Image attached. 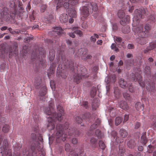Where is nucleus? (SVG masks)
Listing matches in <instances>:
<instances>
[{"label":"nucleus","instance_id":"63","mask_svg":"<svg viewBox=\"0 0 156 156\" xmlns=\"http://www.w3.org/2000/svg\"><path fill=\"white\" fill-rule=\"evenodd\" d=\"M116 41L119 43H120L122 40V39L121 37H116L115 38H114Z\"/></svg>","mask_w":156,"mask_h":156},{"label":"nucleus","instance_id":"8","mask_svg":"<svg viewBox=\"0 0 156 156\" xmlns=\"http://www.w3.org/2000/svg\"><path fill=\"white\" fill-rule=\"evenodd\" d=\"M130 77L132 80L135 81H138L140 86L142 88L144 87L145 86V83L143 81H142V77L140 75H138L137 76L136 74L135 75L134 73H132L130 74Z\"/></svg>","mask_w":156,"mask_h":156},{"label":"nucleus","instance_id":"12","mask_svg":"<svg viewBox=\"0 0 156 156\" xmlns=\"http://www.w3.org/2000/svg\"><path fill=\"white\" fill-rule=\"evenodd\" d=\"M68 134L70 136L74 135L75 137L79 136L81 134V132L75 129L70 128L69 129Z\"/></svg>","mask_w":156,"mask_h":156},{"label":"nucleus","instance_id":"44","mask_svg":"<svg viewBox=\"0 0 156 156\" xmlns=\"http://www.w3.org/2000/svg\"><path fill=\"white\" fill-rule=\"evenodd\" d=\"M122 119L121 117H117L115 119V125L118 126L122 122Z\"/></svg>","mask_w":156,"mask_h":156},{"label":"nucleus","instance_id":"45","mask_svg":"<svg viewBox=\"0 0 156 156\" xmlns=\"http://www.w3.org/2000/svg\"><path fill=\"white\" fill-rule=\"evenodd\" d=\"M88 102L87 101H80V105L83 106L86 108H87L88 107Z\"/></svg>","mask_w":156,"mask_h":156},{"label":"nucleus","instance_id":"9","mask_svg":"<svg viewBox=\"0 0 156 156\" xmlns=\"http://www.w3.org/2000/svg\"><path fill=\"white\" fill-rule=\"evenodd\" d=\"M135 13L134 19L136 20V22L138 23L140 19L143 18V15L145 14L146 10L144 8H141L139 10L136 9L135 11Z\"/></svg>","mask_w":156,"mask_h":156},{"label":"nucleus","instance_id":"23","mask_svg":"<svg viewBox=\"0 0 156 156\" xmlns=\"http://www.w3.org/2000/svg\"><path fill=\"white\" fill-rule=\"evenodd\" d=\"M78 28L79 27H74L70 28V29L72 30H74V32H75V34H78L80 37H82L83 35L82 32L81 30H78Z\"/></svg>","mask_w":156,"mask_h":156},{"label":"nucleus","instance_id":"25","mask_svg":"<svg viewBox=\"0 0 156 156\" xmlns=\"http://www.w3.org/2000/svg\"><path fill=\"white\" fill-rule=\"evenodd\" d=\"M119 84L120 87L122 88H126L128 85L124 79L121 78L119 80Z\"/></svg>","mask_w":156,"mask_h":156},{"label":"nucleus","instance_id":"6","mask_svg":"<svg viewBox=\"0 0 156 156\" xmlns=\"http://www.w3.org/2000/svg\"><path fill=\"white\" fill-rule=\"evenodd\" d=\"M118 15L119 17L121 19L120 23L122 25L124 26L129 22L130 17L128 15L125 16V13L123 10H119Z\"/></svg>","mask_w":156,"mask_h":156},{"label":"nucleus","instance_id":"21","mask_svg":"<svg viewBox=\"0 0 156 156\" xmlns=\"http://www.w3.org/2000/svg\"><path fill=\"white\" fill-rule=\"evenodd\" d=\"M101 123V121L100 119H97L95 120L94 123L90 127V130H93L98 127Z\"/></svg>","mask_w":156,"mask_h":156},{"label":"nucleus","instance_id":"3","mask_svg":"<svg viewBox=\"0 0 156 156\" xmlns=\"http://www.w3.org/2000/svg\"><path fill=\"white\" fill-rule=\"evenodd\" d=\"M92 11H96L98 9V7L97 4L94 2L88 3L86 6H83L81 9V19L84 21L87 19L89 13L91 12V9Z\"/></svg>","mask_w":156,"mask_h":156},{"label":"nucleus","instance_id":"4","mask_svg":"<svg viewBox=\"0 0 156 156\" xmlns=\"http://www.w3.org/2000/svg\"><path fill=\"white\" fill-rule=\"evenodd\" d=\"M69 124L68 122H66L63 127L62 125L58 124L56 127L57 132L56 134V141L58 143H59L61 141H64L66 137V134L63 133V130H66L69 127Z\"/></svg>","mask_w":156,"mask_h":156},{"label":"nucleus","instance_id":"22","mask_svg":"<svg viewBox=\"0 0 156 156\" xmlns=\"http://www.w3.org/2000/svg\"><path fill=\"white\" fill-rule=\"evenodd\" d=\"M126 67L129 69L130 66H133L134 64V60L133 59L126 60L125 63Z\"/></svg>","mask_w":156,"mask_h":156},{"label":"nucleus","instance_id":"39","mask_svg":"<svg viewBox=\"0 0 156 156\" xmlns=\"http://www.w3.org/2000/svg\"><path fill=\"white\" fill-rule=\"evenodd\" d=\"M155 147L154 146L151 144L148 146L147 148V151L149 153H151L155 150Z\"/></svg>","mask_w":156,"mask_h":156},{"label":"nucleus","instance_id":"53","mask_svg":"<svg viewBox=\"0 0 156 156\" xmlns=\"http://www.w3.org/2000/svg\"><path fill=\"white\" fill-rule=\"evenodd\" d=\"M34 12L33 11L32 13L30 16V20L31 21H34L35 19V16L34 15Z\"/></svg>","mask_w":156,"mask_h":156},{"label":"nucleus","instance_id":"30","mask_svg":"<svg viewBox=\"0 0 156 156\" xmlns=\"http://www.w3.org/2000/svg\"><path fill=\"white\" fill-rule=\"evenodd\" d=\"M41 79L40 77L36 78L34 82V85L37 89L38 88V87L41 83Z\"/></svg>","mask_w":156,"mask_h":156},{"label":"nucleus","instance_id":"46","mask_svg":"<svg viewBox=\"0 0 156 156\" xmlns=\"http://www.w3.org/2000/svg\"><path fill=\"white\" fill-rule=\"evenodd\" d=\"M9 126L8 125H4L2 129V131L4 133H7L9 132Z\"/></svg>","mask_w":156,"mask_h":156},{"label":"nucleus","instance_id":"32","mask_svg":"<svg viewBox=\"0 0 156 156\" xmlns=\"http://www.w3.org/2000/svg\"><path fill=\"white\" fill-rule=\"evenodd\" d=\"M97 140L94 138H92L90 140V145L93 148H96L97 146Z\"/></svg>","mask_w":156,"mask_h":156},{"label":"nucleus","instance_id":"42","mask_svg":"<svg viewBox=\"0 0 156 156\" xmlns=\"http://www.w3.org/2000/svg\"><path fill=\"white\" fill-rule=\"evenodd\" d=\"M47 5L46 4H42L41 5L40 7V12H44L46 11L47 8Z\"/></svg>","mask_w":156,"mask_h":156},{"label":"nucleus","instance_id":"54","mask_svg":"<svg viewBox=\"0 0 156 156\" xmlns=\"http://www.w3.org/2000/svg\"><path fill=\"white\" fill-rule=\"evenodd\" d=\"M31 36H32L31 35ZM27 37L25 38L24 39V42L26 43H28L31 40H32L33 39V37Z\"/></svg>","mask_w":156,"mask_h":156},{"label":"nucleus","instance_id":"14","mask_svg":"<svg viewBox=\"0 0 156 156\" xmlns=\"http://www.w3.org/2000/svg\"><path fill=\"white\" fill-rule=\"evenodd\" d=\"M8 142L6 139H4L3 140V145L1 147L2 151L1 153L3 154H6V150L8 148Z\"/></svg>","mask_w":156,"mask_h":156},{"label":"nucleus","instance_id":"56","mask_svg":"<svg viewBox=\"0 0 156 156\" xmlns=\"http://www.w3.org/2000/svg\"><path fill=\"white\" fill-rule=\"evenodd\" d=\"M65 150L66 152H69L70 150V146L68 143H66L65 145Z\"/></svg>","mask_w":156,"mask_h":156},{"label":"nucleus","instance_id":"18","mask_svg":"<svg viewBox=\"0 0 156 156\" xmlns=\"http://www.w3.org/2000/svg\"><path fill=\"white\" fill-rule=\"evenodd\" d=\"M52 31L53 34L59 35L63 33V31L61 27H56L52 28Z\"/></svg>","mask_w":156,"mask_h":156},{"label":"nucleus","instance_id":"27","mask_svg":"<svg viewBox=\"0 0 156 156\" xmlns=\"http://www.w3.org/2000/svg\"><path fill=\"white\" fill-rule=\"evenodd\" d=\"M66 0H54L55 3L57 5L56 8L58 9L63 6Z\"/></svg>","mask_w":156,"mask_h":156},{"label":"nucleus","instance_id":"35","mask_svg":"<svg viewBox=\"0 0 156 156\" xmlns=\"http://www.w3.org/2000/svg\"><path fill=\"white\" fill-rule=\"evenodd\" d=\"M119 132L120 135L122 137H126L128 134L126 130L123 128L120 129Z\"/></svg>","mask_w":156,"mask_h":156},{"label":"nucleus","instance_id":"13","mask_svg":"<svg viewBox=\"0 0 156 156\" xmlns=\"http://www.w3.org/2000/svg\"><path fill=\"white\" fill-rule=\"evenodd\" d=\"M8 54V51L6 50L4 44H2L0 45V58L5 57Z\"/></svg>","mask_w":156,"mask_h":156},{"label":"nucleus","instance_id":"43","mask_svg":"<svg viewBox=\"0 0 156 156\" xmlns=\"http://www.w3.org/2000/svg\"><path fill=\"white\" fill-rule=\"evenodd\" d=\"M95 134L98 139L101 138L102 137V134L101 133V131L99 129L96 130Z\"/></svg>","mask_w":156,"mask_h":156},{"label":"nucleus","instance_id":"48","mask_svg":"<svg viewBox=\"0 0 156 156\" xmlns=\"http://www.w3.org/2000/svg\"><path fill=\"white\" fill-rule=\"evenodd\" d=\"M55 69L50 67L49 70H48V77L50 78V76L51 74H53L55 72Z\"/></svg>","mask_w":156,"mask_h":156},{"label":"nucleus","instance_id":"55","mask_svg":"<svg viewBox=\"0 0 156 156\" xmlns=\"http://www.w3.org/2000/svg\"><path fill=\"white\" fill-rule=\"evenodd\" d=\"M69 156H78V155L76 153L75 151L71 150L69 153Z\"/></svg>","mask_w":156,"mask_h":156},{"label":"nucleus","instance_id":"11","mask_svg":"<svg viewBox=\"0 0 156 156\" xmlns=\"http://www.w3.org/2000/svg\"><path fill=\"white\" fill-rule=\"evenodd\" d=\"M49 107H47L45 108V112L46 114L48 115H53V114H56L55 113L53 112H51V110H53L54 109V103L52 101H51L49 102Z\"/></svg>","mask_w":156,"mask_h":156},{"label":"nucleus","instance_id":"40","mask_svg":"<svg viewBox=\"0 0 156 156\" xmlns=\"http://www.w3.org/2000/svg\"><path fill=\"white\" fill-rule=\"evenodd\" d=\"M97 90L96 87H93L90 92V94L92 97L94 98L96 94Z\"/></svg>","mask_w":156,"mask_h":156},{"label":"nucleus","instance_id":"36","mask_svg":"<svg viewBox=\"0 0 156 156\" xmlns=\"http://www.w3.org/2000/svg\"><path fill=\"white\" fill-rule=\"evenodd\" d=\"M114 94L115 97L117 98H119L120 94V92L118 87H115L114 89Z\"/></svg>","mask_w":156,"mask_h":156},{"label":"nucleus","instance_id":"28","mask_svg":"<svg viewBox=\"0 0 156 156\" xmlns=\"http://www.w3.org/2000/svg\"><path fill=\"white\" fill-rule=\"evenodd\" d=\"M135 108L137 110L140 111L144 109V105L140 102H137L135 105Z\"/></svg>","mask_w":156,"mask_h":156},{"label":"nucleus","instance_id":"64","mask_svg":"<svg viewBox=\"0 0 156 156\" xmlns=\"http://www.w3.org/2000/svg\"><path fill=\"white\" fill-rule=\"evenodd\" d=\"M90 116V115L89 113H85L83 115V119H87L89 118Z\"/></svg>","mask_w":156,"mask_h":156},{"label":"nucleus","instance_id":"29","mask_svg":"<svg viewBox=\"0 0 156 156\" xmlns=\"http://www.w3.org/2000/svg\"><path fill=\"white\" fill-rule=\"evenodd\" d=\"M147 142V139L146 137V132H144L141 137V142L142 143L145 145Z\"/></svg>","mask_w":156,"mask_h":156},{"label":"nucleus","instance_id":"26","mask_svg":"<svg viewBox=\"0 0 156 156\" xmlns=\"http://www.w3.org/2000/svg\"><path fill=\"white\" fill-rule=\"evenodd\" d=\"M120 107L125 110H127L129 108V106L126 102L122 101L120 102Z\"/></svg>","mask_w":156,"mask_h":156},{"label":"nucleus","instance_id":"31","mask_svg":"<svg viewBox=\"0 0 156 156\" xmlns=\"http://www.w3.org/2000/svg\"><path fill=\"white\" fill-rule=\"evenodd\" d=\"M42 148V146L40 145V144L39 143L37 142V146H36L35 145V146L32 145L31 148V150L33 152H34L35 149L36 148L38 151H40L41 150Z\"/></svg>","mask_w":156,"mask_h":156},{"label":"nucleus","instance_id":"51","mask_svg":"<svg viewBox=\"0 0 156 156\" xmlns=\"http://www.w3.org/2000/svg\"><path fill=\"white\" fill-rule=\"evenodd\" d=\"M22 144H16L14 147V150L18 151L21 147Z\"/></svg>","mask_w":156,"mask_h":156},{"label":"nucleus","instance_id":"52","mask_svg":"<svg viewBox=\"0 0 156 156\" xmlns=\"http://www.w3.org/2000/svg\"><path fill=\"white\" fill-rule=\"evenodd\" d=\"M111 48L112 49L114 50L116 52L119 51V49L117 47L116 44L115 43L112 44L111 46Z\"/></svg>","mask_w":156,"mask_h":156},{"label":"nucleus","instance_id":"60","mask_svg":"<svg viewBox=\"0 0 156 156\" xmlns=\"http://www.w3.org/2000/svg\"><path fill=\"white\" fill-rule=\"evenodd\" d=\"M72 142L74 145L78 143L77 139L75 137L73 138L72 140Z\"/></svg>","mask_w":156,"mask_h":156},{"label":"nucleus","instance_id":"57","mask_svg":"<svg viewBox=\"0 0 156 156\" xmlns=\"http://www.w3.org/2000/svg\"><path fill=\"white\" fill-rule=\"evenodd\" d=\"M145 32L148 34V31L151 29V26L149 24H146L144 27Z\"/></svg>","mask_w":156,"mask_h":156},{"label":"nucleus","instance_id":"24","mask_svg":"<svg viewBox=\"0 0 156 156\" xmlns=\"http://www.w3.org/2000/svg\"><path fill=\"white\" fill-rule=\"evenodd\" d=\"M69 16L73 18H76L77 16V13L76 10L73 8L69 9L68 12Z\"/></svg>","mask_w":156,"mask_h":156},{"label":"nucleus","instance_id":"19","mask_svg":"<svg viewBox=\"0 0 156 156\" xmlns=\"http://www.w3.org/2000/svg\"><path fill=\"white\" fill-rule=\"evenodd\" d=\"M83 75L80 74H75L73 76V81L77 84L79 83L82 79Z\"/></svg>","mask_w":156,"mask_h":156},{"label":"nucleus","instance_id":"49","mask_svg":"<svg viewBox=\"0 0 156 156\" xmlns=\"http://www.w3.org/2000/svg\"><path fill=\"white\" fill-rule=\"evenodd\" d=\"M123 96L125 99L128 100V101H130L131 100V98L130 97V95L126 92L123 93Z\"/></svg>","mask_w":156,"mask_h":156},{"label":"nucleus","instance_id":"47","mask_svg":"<svg viewBox=\"0 0 156 156\" xmlns=\"http://www.w3.org/2000/svg\"><path fill=\"white\" fill-rule=\"evenodd\" d=\"M62 59L63 63H65V66H66V67H68L70 66V64L69 63V61L68 60H67L66 61V58H64L63 56H62Z\"/></svg>","mask_w":156,"mask_h":156},{"label":"nucleus","instance_id":"16","mask_svg":"<svg viewBox=\"0 0 156 156\" xmlns=\"http://www.w3.org/2000/svg\"><path fill=\"white\" fill-rule=\"evenodd\" d=\"M156 47V42L151 43L148 46H147L144 51V53L146 54L149 52V51L154 49Z\"/></svg>","mask_w":156,"mask_h":156},{"label":"nucleus","instance_id":"37","mask_svg":"<svg viewBox=\"0 0 156 156\" xmlns=\"http://www.w3.org/2000/svg\"><path fill=\"white\" fill-rule=\"evenodd\" d=\"M130 29L129 26L127 25L122 28V31L124 34H128L129 32Z\"/></svg>","mask_w":156,"mask_h":156},{"label":"nucleus","instance_id":"2","mask_svg":"<svg viewBox=\"0 0 156 156\" xmlns=\"http://www.w3.org/2000/svg\"><path fill=\"white\" fill-rule=\"evenodd\" d=\"M0 9L2 13L1 18L2 20L5 21L9 23L14 19L16 14L15 9L12 8L10 11L8 8L3 5L0 6Z\"/></svg>","mask_w":156,"mask_h":156},{"label":"nucleus","instance_id":"61","mask_svg":"<svg viewBox=\"0 0 156 156\" xmlns=\"http://www.w3.org/2000/svg\"><path fill=\"white\" fill-rule=\"evenodd\" d=\"M69 2L71 3V4L73 5H75L78 3L77 0H70Z\"/></svg>","mask_w":156,"mask_h":156},{"label":"nucleus","instance_id":"34","mask_svg":"<svg viewBox=\"0 0 156 156\" xmlns=\"http://www.w3.org/2000/svg\"><path fill=\"white\" fill-rule=\"evenodd\" d=\"M127 144L129 148L132 149L135 147L136 143L134 140H131L128 141Z\"/></svg>","mask_w":156,"mask_h":156},{"label":"nucleus","instance_id":"1","mask_svg":"<svg viewBox=\"0 0 156 156\" xmlns=\"http://www.w3.org/2000/svg\"><path fill=\"white\" fill-rule=\"evenodd\" d=\"M57 110L58 113L57 115L53 114V115H50L48 118V123L47 127L48 130H51L54 129L55 127L56 121L58 120L61 121L63 119V116L64 115V111L62 106L60 105L57 106Z\"/></svg>","mask_w":156,"mask_h":156},{"label":"nucleus","instance_id":"38","mask_svg":"<svg viewBox=\"0 0 156 156\" xmlns=\"http://www.w3.org/2000/svg\"><path fill=\"white\" fill-rule=\"evenodd\" d=\"M144 73L147 75L151 74V68L150 66H145L144 70Z\"/></svg>","mask_w":156,"mask_h":156},{"label":"nucleus","instance_id":"7","mask_svg":"<svg viewBox=\"0 0 156 156\" xmlns=\"http://www.w3.org/2000/svg\"><path fill=\"white\" fill-rule=\"evenodd\" d=\"M143 26L141 25L139 27H136L133 29V31L136 34H137L140 37H147L148 33L143 31Z\"/></svg>","mask_w":156,"mask_h":156},{"label":"nucleus","instance_id":"50","mask_svg":"<svg viewBox=\"0 0 156 156\" xmlns=\"http://www.w3.org/2000/svg\"><path fill=\"white\" fill-rule=\"evenodd\" d=\"M99 146L103 150H105V145L104 143L101 140L99 141Z\"/></svg>","mask_w":156,"mask_h":156},{"label":"nucleus","instance_id":"33","mask_svg":"<svg viewBox=\"0 0 156 156\" xmlns=\"http://www.w3.org/2000/svg\"><path fill=\"white\" fill-rule=\"evenodd\" d=\"M29 50V48L27 46L25 45L23 46L22 51H21V54L22 53L24 58V56L26 55L27 54Z\"/></svg>","mask_w":156,"mask_h":156},{"label":"nucleus","instance_id":"15","mask_svg":"<svg viewBox=\"0 0 156 156\" xmlns=\"http://www.w3.org/2000/svg\"><path fill=\"white\" fill-rule=\"evenodd\" d=\"M137 43L141 45H145L148 42L147 37H137L136 39Z\"/></svg>","mask_w":156,"mask_h":156},{"label":"nucleus","instance_id":"41","mask_svg":"<svg viewBox=\"0 0 156 156\" xmlns=\"http://www.w3.org/2000/svg\"><path fill=\"white\" fill-rule=\"evenodd\" d=\"M30 150L29 149V147L28 148L27 151L26 149L24 151H23L20 154L22 156H28L30 153L29 150Z\"/></svg>","mask_w":156,"mask_h":156},{"label":"nucleus","instance_id":"17","mask_svg":"<svg viewBox=\"0 0 156 156\" xmlns=\"http://www.w3.org/2000/svg\"><path fill=\"white\" fill-rule=\"evenodd\" d=\"M46 94V88L45 87H42L40 91V100L42 101L45 100V95Z\"/></svg>","mask_w":156,"mask_h":156},{"label":"nucleus","instance_id":"20","mask_svg":"<svg viewBox=\"0 0 156 156\" xmlns=\"http://www.w3.org/2000/svg\"><path fill=\"white\" fill-rule=\"evenodd\" d=\"M68 16L66 14H62L59 17V20L61 23H66L68 22Z\"/></svg>","mask_w":156,"mask_h":156},{"label":"nucleus","instance_id":"62","mask_svg":"<svg viewBox=\"0 0 156 156\" xmlns=\"http://www.w3.org/2000/svg\"><path fill=\"white\" fill-rule=\"evenodd\" d=\"M6 154V156H12V150L11 149H8L7 152H6V154Z\"/></svg>","mask_w":156,"mask_h":156},{"label":"nucleus","instance_id":"59","mask_svg":"<svg viewBox=\"0 0 156 156\" xmlns=\"http://www.w3.org/2000/svg\"><path fill=\"white\" fill-rule=\"evenodd\" d=\"M31 136L33 141L35 142L37 139L36 134L34 133H32L31 135Z\"/></svg>","mask_w":156,"mask_h":156},{"label":"nucleus","instance_id":"10","mask_svg":"<svg viewBox=\"0 0 156 156\" xmlns=\"http://www.w3.org/2000/svg\"><path fill=\"white\" fill-rule=\"evenodd\" d=\"M18 51V45L17 43H15L12 45L11 46L9 49V57L11 58L14 54H17Z\"/></svg>","mask_w":156,"mask_h":156},{"label":"nucleus","instance_id":"58","mask_svg":"<svg viewBox=\"0 0 156 156\" xmlns=\"http://www.w3.org/2000/svg\"><path fill=\"white\" fill-rule=\"evenodd\" d=\"M76 120L78 123L81 124L82 121V119L78 116L76 117Z\"/></svg>","mask_w":156,"mask_h":156},{"label":"nucleus","instance_id":"5","mask_svg":"<svg viewBox=\"0 0 156 156\" xmlns=\"http://www.w3.org/2000/svg\"><path fill=\"white\" fill-rule=\"evenodd\" d=\"M35 51H33L31 55V60L34 62L40 61L41 57H44L45 55V51L42 47H39L38 45L35 46Z\"/></svg>","mask_w":156,"mask_h":156}]
</instances>
